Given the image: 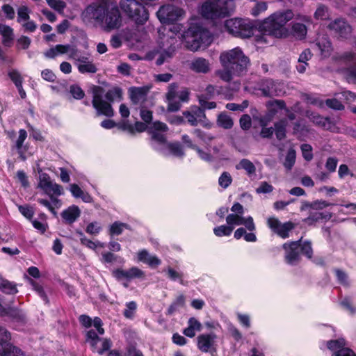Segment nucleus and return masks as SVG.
<instances>
[{
  "instance_id": "nucleus-29",
  "label": "nucleus",
  "mask_w": 356,
  "mask_h": 356,
  "mask_svg": "<svg viewBox=\"0 0 356 356\" xmlns=\"http://www.w3.org/2000/svg\"><path fill=\"white\" fill-rule=\"evenodd\" d=\"M81 211L77 206L73 205L68 207L61 213L63 220L69 224H72L80 216Z\"/></svg>"
},
{
  "instance_id": "nucleus-54",
  "label": "nucleus",
  "mask_w": 356,
  "mask_h": 356,
  "mask_svg": "<svg viewBox=\"0 0 356 356\" xmlns=\"http://www.w3.org/2000/svg\"><path fill=\"white\" fill-rule=\"evenodd\" d=\"M81 244L86 245V247L92 250H95L97 248H104L105 247L104 243H102L99 241H92L88 238H82Z\"/></svg>"
},
{
  "instance_id": "nucleus-61",
  "label": "nucleus",
  "mask_w": 356,
  "mask_h": 356,
  "mask_svg": "<svg viewBox=\"0 0 356 356\" xmlns=\"http://www.w3.org/2000/svg\"><path fill=\"white\" fill-rule=\"evenodd\" d=\"M167 273L168 275V277L171 280H172V281L179 280L181 284H183L182 274L181 273L175 270L172 268H168Z\"/></svg>"
},
{
  "instance_id": "nucleus-56",
  "label": "nucleus",
  "mask_w": 356,
  "mask_h": 356,
  "mask_svg": "<svg viewBox=\"0 0 356 356\" xmlns=\"http://www.w3.org/2000/svg\"><path fill=\"white\" fill-rule=\"evenodd\" d=\"M48 5L53 9L58 11L63 12V9L65 8L66 4L62 0H46Z\"/></svg>"
},
{
  "instance_id": "nucleus-62",
  "label": "nucleus",
  "mask_w": 356,
  "mask_h": 356,
  "mask_svg": "<svg viewBox=\"0 0 356 356\" xmlns=\"http://www.w3.org/2000/svg\"><path fill=\"white\" fill-rule=\"evenodd\" d=\"M273 190V186L266 181L261 182L259 186L256 189L257 193H269Z\"/></svg>"
},
{
  "instance_id": "nucleus-48",
  "label": "nucleus",
  "mask_w": 356,
  "mask_h": 356,
  "mask_svg": "<svg viewBox=\"0 0 356 356\" xmlns=\"http://www.w3.org/2000/svg\"><path fill=\"white\" fill-rule=\"evenodd\" d=\"M197 99L200 107L204 111L205 109H212L216 108V104L214 102H209L205 95H197Z\"/></svg>"
},
{
  "instance_id": "nucleus-1",
  "label": "nucleus",
  "mask_w": 356,
  "mask_h": 356,
  "mask_svg": "<svg viewBox=\"0 0 356 356\" xmlns=\"http://www.w3.org/2000/svg\"><path fill=\"white\" fill-rule=\"evenodd\" d=\"M219 59L222 69L216 74L226 82L230 81L234 76L246 73L250 63L248 57L238 47L221 52Z\"/></svg>"
},
{
  "instance_id": "nucleus-18",
  "label": "nucleus",
  "mask_w": 356,
  "mask_h": 356,
  "mask_svg": "<svg viewBox=\"0 0 356 356\" xmlns=\"http://www.w3.org/2000/svg\"><path fill=\"white\" fill-rule=\"evenodd\" d=\"M259 90L266 97L280 96L284 93V86L282 83L266 79L261 82Z\"/></svg>"
},
{
  "instance_id": "nucleus-51",
  "label": "nucleus",
  "mask_w": 356,
  "mask_h": 356,
  "mask_svg": "<svg viewBox=\"0 0 356 356\" xmlns=\"http://www.w3.org/2000/svg\"><path fill=\"white\" fill-rule=\"evenodd\" d=\"M178 86L175 83H170L168 86V90L165 95L168 101H173L178 96Z\"/></svg>"
},
{
  "instance_id": "nucleus-8",
  "label": "nucleus",
  "mask_w": 356,
  "mask_h": 356,
  "mask_svg": "<svg viewBox=\"0 0 356 356\" xmlns=\"http://www.w3.org/2000/svg\"><path fill=\"white\" fill-rule=\"evenodd\" d=\"M226 31L234 37L250 38L253 35L254 25L248 19H229L225 22Z\"/></svg>"
},
{
  "instance_id": "nucleus-63",
  "label": "nucleus",
  "mask_w": 356,
  "mask_h": 356,
  "mask_svg": "<svg viewBox=\"0 0 356 356\" xmlns=\"http://www.w3.org/2000/svg\"><path fill=\"white\" fill-rule=\"evenodd\" d=\"M326 105L333 109L335 110H342L343 109V105L341 104V102L334 98V99H328L326 100Z\"/></svg>"
},
{
  "instance_id": "nucleus-14",
  "label": "nucleus",
  "mask_w": 356,
  "mask_h": 356,
  "mask_svg": "<svg viewBox=\"0 0 356 356\" xmlns=\"http://www.w3.org/2000/svg\"><path fill=\"white\" fill-rule=\"evenodd\" d=\"M339 63L349 65L346 70V79L349 82H356V56L350 52H345L335 56Z\"/></svg>"
},
{
  "instance_id": "nucleus-27",
  "label": "nucleus",
  "mask_w": 356,
  "mask_h": 356,
  "mask_svg": "<svg viewBox=\"0 0 356 356\" xmlns=\"http://www.w3.org/2000/svg\"><path fill=\"white\" fill-rule=\"evenodd\" d=\"M72 49L70 44H57L44 52V56L47 58H54L58 55L72 52Z\"/></svg>"
},
{
  "instance_id": "nucleus-49",
  "label": "nucleus",
  "mask_w": 356,
  "mask_h": 356,
  "mask_svg": "<svg viewBox=\"0 0 356 356\" xmlns=\"http://www.w3.org/2000/svg\"><path fill=\"white\" fill-rule=\"evenodd\" d=\"M30 10L28 7L25 6H20L17 10V21L22 23V21H27L29 19Z\"/></svg>"
},
{
  "instance_id": "nucleus-42",
  "label": "nucleus",
  "mask_w": 356,
  "mask_h": 356,
  "mask_svg": "<svg viewBox=\"0 0 356 356\" xmlns=\"http://www.w3.org/2000/svg\"><path fill=\"white\" fill-rule=\"evenodd\" d=\"M191 111L195 115V118L197 119L199 123L202 124H206V115L204 113V111L201 108L197 106H191Z\"/></svg>"
},
{
  "instance_id": "nucleus-35",
  "label": "nucleus",
  "mask_w": 356,
  "mask_h": 356,
  "mask_svg": "<svg viewBox=\"0 0 356 356\" xmlns=\"http://www.w3.org/2000/svg\"><path fill=\"white\" fill-rule=\"evenodd\" d=\"M307 29L305 24L301 23H294L292 26L293 35L300 40L305 38Z\"/></svg>"
},
{
  "instance_id": "nucleus-39",
  "label": "nucleus",
  "mask_w": 356,
  "mask_h": 356,
  "mask_svg": "<svg viewBox=\"0 0 356 356\" xmlns=\"http://www.w3.org/2000/svg\"><path fill=\"white\" fill-rule=\"evenodd\" d=\"M169 150L170 153L177 157H182L184 155V152L181 146L179 143H168L164 147L165 149ZM165 153V152L164 151Z\"/></svg>"
},
{
  "instance_id": "nucleus-2",
  "label": "nucleus",
  "mask_w": 356,
  "mask_h": 356,
  "mask_svg": "<svg viewBox=\"0 0 356 356\" xmlns=\"http://www.w3.org/2000/svg\"><path fill=\"white\" fill-rule=\"evenodd\" d=\"M293 17L291 10H287L282 12H277L266 19L259 26L260 35H256L257 43H268L266 36L275 38L286 37L288 30L286 23Z\"/></svg>"
},
{
  "instance_id": "nucleus-57",
  "label": "nucleus",
  "mask_w": 356,
  "mask_h": 356,
  "mask_svg": "<svg viewBox=\"0 0 356 356\" xmlns=\"http://www.w3.org/2000/svg\"><path fill=\"white\" fill-rule=\"evenodd\" d=\"M345 341L343 339H339L337 340H331L327 342V348L332 350H334L337 349H341L344 348Z\"/></svg>"
},
{
  "instance_id": "nucleus-60",
  "label": "nucleus",
  "mask_w": 356,
  "mask_h": 356,
  "mask_svg": "<svg viewBox=\"0 0 356 356\" xmlns=\"http://www.w3.org/2000/svg\"><path fill=\"white\" fill-rule=\"evenodd\" d=\"M300 252L306 255L308 258H311L312 255V248L311 243L307 241H305L302 243L300 242Z\"/></svg>"
},
{
  "instance_id": "nucleus-53",
  "label": "nucleus",
  "mask_w": 356,
  "mask_h": 356,
  "mask_svg": "<svg viewBox=\"0 0 356 356\" xmlns=\"http://www.w3.org/2000/svg\"><path fill=\"white\" fill-rule=\"evenodd\" d=\"M8 76L15 83V86L22 85V77L17 70H11L8 72Z\"/></svg>"
},
{
  "instance_id": "nucleus-45",
  "label": "nucleus",
  "mask_w": 356,
  "mask_h": 356,
  "mask_svg": "<svg viewBox=\"0 0 356 356\" xmlns=\"http://www.w3.org/2000/svg\"><path fill=\"white\" fill-rule=\"evenodd\" d=\"M77 67L79 72L82 74L95 73L97 70L95 65L92 61H89L85 64H78Z\"/></svg>"
},
{
  "instance_id": "nucleus-9",
  "label": "nucleus",
  "mask_w": 356,
  "mask_h": 356,
  "mask_svg": "<svg viewBox=\"0 0 356 356\" xmlns=\"http://www.w3.org/2000/svg\"><path fill=\"white\" fill-rule=\"evenodd\" d=\"M121 9L138 24H144L148 19L149 14L145 8L136 0H121Z\"/></svg>"
},
{
  "instance_id": "nucleus-43",
  "label": "nucleus",
  "mask_w": 356,
  "mask_h": 356,
  "mask_svg": "<svg viewBox=\"0 0 356 356\" xmlns=\"http://www.w3.org/2000/svg\"><path fill=\"white\" fill-rule=\"evenodd\" d=\"M296 161V151L293 149H289L286 156L284 166L287 170H291Z\"/></svg>"
},
{
  "instance_id": "nucleus-13",
  "label": "nucleus",
  "mask_w": 356,
  "mask_h": 356,
  "mask_svg": "<svg viewBox=\"0 0 356 356\" xmlns=\"http://www.w3.org/2000/svg\"><path fill=\"white\" fill-rule=\"evenodd\" d=\"M168 130V127L165 124L161 122H155L153 124V130L152 131V147L161 152L163 154H166L164 152V147L168 144L166 142V138L164 134Z\"/></svg>"
},
{
  "instance_id": "nucleus-38",
  "label": "nucleus",
  "mask_w": 356,
  "mask_h": 356,
  "mask_svg": "<svg viewBox=\"0 0 356 356\" xmlns=\"http://www.w3.org/2000/svg\"><path fill=\"white\" fill-rule=\"evenodd\" d=\"M0 289L7 294H15L17 293L16 284L8 280L0 282Z\"/></svg>"
},
{
  "instance_id": "nucleus-10",
  "label": "nucleus",
  "mask_w": 356,
  "mask_h": 356,
  "mask_svg": "<svg viewBox=\"0 0 356 356\" xmlns=\"http://www.w3.org/2000/svg\"><path fill=\"white\" fill-rule=\"evenodd\" d=\"M106 6L107 3H106L97 2L88 5L81 13L83 21L99 27L100 23L102 22L103 15H104Z\"/></svg>"
},
{
  "instance_id": "nucleus-32",
  "label": "nucleus",
  "mask_w": 356,
  "mask_h": 356,
  "mask_svg": "<svg viewBox=\"0 0 356 356\" xmlns=\"http://www.w3.org/2000/svg\"><path fill=\"white\" fill-rule=\"evenodd\" d=\"M27 137V133L24 129H20L19 131V136L15 141V148L17 149V153L19 154V158L22 161H25L26 159V156L25 155L24 149H23V143Z\"/></svg>"
},
{
  "instance_id": "nucleus-23",
  "label": "nucleus",
  "mask_w": 356,
  "mask_h": 356,
  "mask_svg": "<svg viewBox=\"0 0 356 356\" xmlns=\"http://www.w3.org/2000/svg\"><path fill=\"white\" fill-rule=\"evenodd\" d=\"M151 86L131 87L129 89L130 99L133 104L142 105L147 99Z\"/></svg>"
},
{
  "instance_id": "nucleus-11",
  "label": "nucleus",
  "mask_w": 356,
  "mask_h": 356,
  "mask_svg": "<svg viewBox=\"0 0 356 356\" xmlns=\"http://www.w3.org/2000/svg\"><path fill=\"white\" fill-rule=\"evenodd\" d=\"M102 18L99 27L105 31L118 29L122 24V16L116 6L107 4Z\"/></svg>"
},
{
  "instance_id": "nucleus-46",
  "label": "nucleus",
  "mask_w": 356,
  "mask_h": 356,
  "mask_svg": "<svg viewBox=\"0 0 356 356\" xmlns=\"http://www.w3.org/2000/svg\"><path fill=\"white\" fill-rule=\"evenodd\" d=\"M314 17L321 20L327 19L329 17L328 8L324 5H319L314 13Z\"/></svg>"
},
{
  "instance_id": "nucleus-7",
  "label": "nucleus",
  "mask_w": 356,
  "mask_h": 356,
  "mask_svg": "<svg viewBox=\"0 0 356 356\" xmlns=\"http://www.w3.org/2000/svg\"><path fill=\"white\" fill-rule=\"evenodd\" d=\"M159 35H161V30H159ZM175 38L172 35H168L167 37L163 35V38L160 36V49L148 52L147 58L149 60L156 58V65H162L168 58L172 56L175 49L173 46L175 43Z\"/></svg>"
},
{
  "instance_id": "nucleus-44",
  "label": "nucleus",
  "mask_w": 356,
  "mask_h": 356,
  "mask_svg": "<svg viewBox=\"0 0 356 356\" xmlns=\"http://www.w3.org/2000/svg\"><path fill=\"white\" fill-rule=\"evenodd\" d=\"M232 182V177L228 172H223L218 179L219 186L224 189L228 188Z\"/></svg>"
},
{
  "instance_id": "nucleus-30",
  "label": "nucleus",
  "mask_w": 356,
  "mask_h": 356,
  "mask_svg": "<svg viewBox=\"0 0 356 356\" xmlns=\"http://www.w3.org/2000/svg\"><path fill=\"white\" fill-rule=\"evenodd\" d=\"M202 330V324L195 318L191 317L188 319V327L184 330L183 333L188 337L193 338L196 332Z\"/></svg>"
},
{
  "instance_id": "nucleus-4",
  "label": "nucleus",
  "mask_w": 356,
  "mask_h": 356,
  "mask_svg": "<svg viewBox=\"0 0 356 356\" xmlns=\"http://www.w3.org/2000/svg\"><path fill=\"white\" fill-rule=\"evenodd\" d=\"M182 38L185 47L193 51L209 47L213 39L209 30L197 24L191 25L182 35Z\"/></svg>"
},
{
  "instance_id": "nucleus-19",
  "label": "nucleus",
  "mask_w": 356,
  "mask_h": 356,
  "mask_svg": "<svg viewBox=\"0 0 356 356\" xmlns=\"http://www.w3.org/2000/svg\"><path fill=\"white\" fill-rule=\"evenodd\" d=\"M226 222L227 224L232 226L233 229L235 226L243 225L250 232H254L256 229L255 224L251 216L244 218L243 215L229 213L226 218Z\"/></svg>"
},
{
  "instance_id": "nucleus-3",
  "label": "nucleus",
  "mask_w": 356,
  "mask_h": 356,
  "mask_svg": "<svg viewBox=\"0 0 356 356\" xmlns=\"http://www.w3.org/2000/svg\"><path fill=\"white\" fill-rule=\"evenodd\" d=\"M105 97L109 102L103 99V90L102 88L98 86L93 88L92 104L97 111V115L113 117L114 115V111L111 103L121 100L122 90L119 88H113L106 92Z\"/></svg>"
},
{
  "instance_id": "nucleus-21",
  "label": "nucleus",
  "mask_w": 356,
  "mask_h": 356,
  "mask_svg": "<svg viewBox=\"0 0 356 356\" xmlns=\"http://www.w3.org/2000/svg\"><path fill=\"white\" fill-rule=\"evenodd\" d=\"M327 28L333 31L335 35L343 38H348L352 32L351 26L345 19L341 18L336 19L331 22L328 24Z\"/></svg>"
},
{
  "instance_id": "nucleus-16",
  "label": "nucleus",
  "mask_w": 356,
  "mask_h": 356,
  "mask_svg": "<svg viewBox=\"0 0 356 356\" xmlns=\"http://www.w3.org/2000/svg\"><path fill=\"white\" fill-rule=\"evenodd\" d=\"M269 228L279 236L286 238L289 236V232L291 231L294 225L291 222L282 223L277 218L270 217L267 220Z\"/></svg>"
},
{
  "instance_id": "nucleus-12",
  "label": "nucleus",
  "mask_w": 356,
  "mask_h": 356,
  "mask_svg": "<svg viewBox=\"0 0 356 356\" xmlns=\"http://www.w3.org/2000/svg\"><path fill=\"white\" fill-rule=\"evenodd\" d=\"M156 16L162 24H173L181 20L185 16V11L173 4H166L160 7Z\"/></svg>"
},
{
  "instance_id": "nucleus-33",
  "label": "nucleus",
  "mask_w": 356,
  "mask_h": 356,
  "mask_svg": "<svg viewBox=\"0 0 356 356\" xmlns=\"http://www.w3.org/2000/svg\"><path fill=\"white\" fill-rule=\"evenodd\" d=\"M237 170H244L249 177L254 175L256 172V167L254 163L247 159H241L236 165Z\"/></svg>"
},
{
  "instance_id": "nucleus-25",
  "label": "nucleus",
  "mask_w": 356,
  "mask_h": 356,
  "mask_svg": "<svg viewBox=\"0 0 356 356\" xmlns=\"http://www.w3.org/2000/svg\"><path fill=\"white\" fill-rule=\"evenodd\" d=\"M316 44L318 47L322 56L325 58L330 56L332 51V47L331 42L327 35H318L316 39Z\"/></svg>"
},
{
  "instance_id": "nucleus-24",
  "label": "nucleus",
  "mask_w": 356,
  "mask_h": 356,
  "mask_svg": "<svg viewBox=\"0 0 356 356\" xmlns=\"http://www.w3.org/2000/svg\"><path fill=\"white\" fill-rule=\"evenodd\" d=\"M216 334L211 332L202 334L197 337V347L202 351L207 353L214 348Z\"/></svg>"
},
{
  "instance_id": "nucleus-41",
  "label": "nucleus",
  "mask_w": 356,
  "mask_h": 356,
  "mask_svg": "<svg viewBox=\"0 0 356 356\" xmlns=\"http://www.w3.org/2000/svg\"><path fill=\"white\" fill-rule=\"evenodd\" d=\"M312 121L314 124L322 127L325 129H331L332 124L330 121L327 118H323L318 115H314L312 116Z\"/></svg>"
},
{
  "instance_id": "nucleus-64",
  "label": "nucleus",
  "mask_w": 356,
  "mask_h": 356,
  "mask_svg": "<svg viewBox=\"0 0 356 356\" xmlns=\"http://www.w3.org/2000/svg\"><path fill=\"white\" fill-rule=\"evenodd\" d=\"M332 356H356V355L350 348H343L335 351Z\"/></svg>"
},
{
  "instance_id": "nucleus-20",
  "label": "nucleus",
  "mask_w": 356,
  "mask_h": 356,
  "mask_svg": "<svg viewBox=\"0 0 356 356\" xmlns=\"http://www.w3.org/2000/svg\"><path fill=\"white\" fill-rule=\"evenodd\" d=\"M300 240L286 243L283 245L285 250V260L290 265L296 264L300 260Z\"/></svg>"
},
{
  "instance_id": "nucleus-58",
  "label": "nucleus",
  "mask_w": 356,
  "mask_h": 356,
  "mask_svg": "<svg viewBox=\"0 0 356 356\" xmlns=\"http://www.w3.org/2000/svg\"><path fill=\"white\" fill-rule=\"evenodd\" d=\"M31 39L27 36H21L17 40V47L21 49H26L31 44Z\"/></svg>"
},
{
  "instance_id": "nucleus-59",
  "label": "nucleus",
  "mask_w": 356,
  "mask_h": 356,
  "mask_svg": "<svg viewBox=\"0 0 356 356\" xmlns=\"http://www.w3.org/2000/svg\"><path fill=\"white\" fill-rule=\"evenodd\" d=\"M216 94H218V89L213 85H208L204 92L200 95H205L207 99L213 98Z\"/></svg>"
},
{
  "instance_id": "nucleus-26",
  "label": "nucleus",
  "mask_w": 356,
  "mask_h": 356,
  "mask_svg": "<svg viewBox=\"0 0 356 356\" xmlns=\"http://www.w3.org/2000/svg\"><path fill=\"white\" fill-rule=\"evenodd\" d=\"M138 261L143 262L152 268L159 266L161 261L155 255H151L146 250H142L138 252Z\"/></svg>"
},
{
  "instance_id": "nucleus-52",
  "label": "nucleus",
  "mask_w": 356,
  "mask_h": 356,
  "mask_svg": "<svg viewBox=\"0 0 356 356\" xmlns=\"http://www.w3.org/2000/svg\"><path fill=\"white\" fill-rule=\"evenodd\" d=\"M326 217H327V215H325L323 213L316 212L314 213H311L310 216L308 218L304 219L303 221L306 224L312 225L314 222H317L323 218H325Z\"/></svg>"
},
{
  "instance_id": "nucleus-15",
  "label": "nucleus",
  "mask_w": 356,
  "mask_h": 356,
  "mask_svg": "<svg viewBox=\"0 0 356 356\" xmlns=\"http://www.w3.org/2000/svg\"><path fill=\"white\" fill-rule=\"evenodd\" d=\"M266 108V114L259 120L261 126H266L280 111L286 109L284 102L279 99L268 101Z\"/></svg>"
},
{
  "instance_id": "nucleus-34",
  "label": "nucleus",
  "mask_w": 356,
  "mask_h": 356,
  "mask_svg": "<svg viewBox=\"0 0 356 356\" xmlns=\"http://www.w3.org/2000/svg\"><path fill=\"white\" fill-rule=\"evenodd\" d=\"M125 229H129V225L119 221L111 224L108 229V233L111 236L121 234Z\"/></svg>"
},
{
  "instance_id": "nucleus-47",
  "label": "nucleus",
  "mask_w": 356,
  "mask_h": 356,
  "mask_svg": "<svg viewBox=\"0 0 356 356\" xmlns=\"http://www.w3.org/2000/svg\"><path fill=\"white\" fill-rule=\"evenodd\" d=\"M102 229V225L99 222L94 221L87 225L86 232L91 235H97Z\"/></svg>"
},
{
  "instance_id": "nucleus-37",
  "label": "nucleus",
  "mask_w": 356,
  "mask_h": 356,
  "mask_svg": "<svg viewBox=\"0 0 356 356\" xmlns=\"http://www.w3.org/2000/svg\"><path fill=\"white\" fill-rule=\"evenodd\" d=\"M287 122L286 120H282L275 124V131L277 139L282 140L285 138L286 136V126Z\"/></svg>"
},
{
  "instance_id": "nucleus-28",
  "label": "nucleus",
  "mask_w": 356,
  "mask_h": 356,
  "mask_svg": "<svg viewBox=\"0 0 356 356\" xmlns=\"http://www.w3.org/2000/svg\"><path fill=\"white\" fill-rule=\"evenodd\" d=\"M190 68L195 72L205 74L209 72L210 65L205 58H197L191 61Z\"/></svg>"
},
{
  "instance_id": "nucleus-5",
  "label": "nucleus",
  "mask_w": 356,
  "mask_h": 356,
  "mask_svg": "<svg viewBox=\"0 0 356 356\" xmlns=\"http://www.w3.org/2000/svg\"><path fill=\"white\" fill-rule=\"evenodd\" d=\"M234 7L233 0H208L202 5L200 13L204 18L216 20L228 15Z\"/></svg>"
},
{
  "instance_id": "nucleus-17",
  "label": "nucleus",
  "mask_w": 356,
  "mask_h": 356,
  "mask_svg": "<svg viewBox=\"0 0 356 356\" xmlns=\"http://www.w3.org/2000/svg\"><path fill=\"white\" fill-rule=\"evenodd\" d=\"M38 186L48 195H56L58 196L63 193L62 186L53 182L50 177L46 173L40 175Z\"/></svg>"
},
{
  "instance_id": "nucleus-22",
  "label": "nucleus",
  "mask_w": 356,
  "mask_h": 356,
  "mask_svg": "<svg viewBox=\"0 0 356 356\" xmlns=\"http://www.w3.org/2000/svg\"><path fill=\"white\" fill-rule=\"evenodd\" d=\"M112 274L119 281L124 280L129 281L132 279L142 278L145 276L144 272L137 267H132L129 270L118 268L114 270Z\"/></svg>"
},
{
  "instance_id": "nucleus-40",
  "label": "nucleus",
  "mask_w": 356,
  "mask_h": 356,
  "mask_svg": "<svg viewBox=\"0 0 356 356\" xmlns=\"http://www.w3.org/2000/svg\"><path fill=\"white\" fill-rule=\"evenodd\" d=\"M233 231V227L232 226L227 225H220L218 227H216L213 229V233L216 236L221 237V236H228L231 235L232 232Z\"/></svg>"
},
{
  "instance_id": "nucleus-6",
  "label": "nucleus",
  "mask_w": 356,
  "mask_h": 356,
  "mask_svg": "<svg viewBox=\"0 0 356 356\" xmlns=\"http://www.w3.org/2000/svg\"><path fill=\"white\" fill-rule=\"evenodd\" d=\"M95 329L88 330L86 333L87 341L93 348L94 351L102 354L108 350L111 346V342L107 339H101L98 335H103L104 330L102 327V321L99 317L93 319Z\"/></svg>"
},
{
  "instance_id": "nucleus-31",
  "label": "nucleus",
  "mask_w": 356,
  "mask_h": 356,
  "mask_svg": "<svg viewBox=\"0 0 356 356\" xmlns=\"http://www.w3.org/2000/svg\"><path fill=\"white\" fill-rule=\"evenodd\" d=\"M0 34L3 37L2 43L5 46H10L14 39L13 29L9 26L0 24Z\"/></svg>"
},
{
  "instance_id": "nucleus-50",
  "label": "nucleus",
  "mask_w": 356,
  "mask_h": 356,
  "mask_svg": "<svg viewBox=\"0 0 356 356\" xmlns=\"http://www.w3.org/2000/svg\"><path fill=\"white\" fill-rule=\"evenodd\" d=\"M137 308V305L134 301L129 302L126 304V309L124 311V316L127 318H133Z\"/></svg>"
},
{
  "instance_id": "nucleus-36",
  "label": "nucleus",
  "mask_w": 356,
  "mask_h": 356,
  "mask_svg": "<svg viewBox=\"0 0 356 356\" xmlns=\"http://www.w3.org/2000/svg\"><path fill=\"white\" fill-rule=\"evenodd\" d=\"M217 123L218 126L226 129H231L234 124L232 119L225 113H222L218 115Z\"/></svg>"
},
{
  "instance_id": "nucleus-55",
  "label": "nucleus",
  "mask_w": 356,
  "mask_h": 356,
  "mask_svg": "<svg viewBox=\"0 0 356 356\" xmlns=\"http://www.w3.org/2000/svg\"><path fill=\"white\" fill-rule=\"evenodd\" d=\"M303 158L309 161L313 159L312 147L309 144H302L300 147Z\"/></svg>"
}]
</instances>
